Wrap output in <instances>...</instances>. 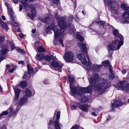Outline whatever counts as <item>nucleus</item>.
I'll use <instances>...</instances> for the list:
<instances>
[{"label":"nucleus","instance_id":"412c9836","mask_svg":"<svg viewBox=\"0 0 129 129\" xmlns=\"http://www.w3.org/2000/svg\"><path fill=\"white\" fill-rule=\"evenodd\" d=\"M102 63L103 64L104 66L108 68L110 71H111L112 70V68L108 60H107L105 61H103Z\"/></svg>","mask_w":129,"mask_h":129},{"label":"nucleus","instance_id":"f3484780","mask_svg":"<svg viewBox=\"0 0 129 129\" xmlns=\"http://www.w3.org/2000/svg\"><path fill=\"white\" fill-rule=\"evenodd\" d=\"M27 98L26 97L25 95H24L22 98L19 101V105H21L26 103L27 102Z\"/></svg>","mask_w":129,"mask_h":129},{"label":"nucleus","instance_id":"39448f33","mask_svg":"<svg viewBox=\"0 0 129 129\" xmlns=\"http://www.w3.org/2000/svg\"><path fill=\"white\" fill-rule=\"evenodd\" d=\"M126 82L124 81H122L119 82L117 84L118 89L122 90L125 92L129 91V83L125 85Z\"/></svg>","mask_w":129,"mask_h":129},{"label":"nucleus","instance_id":"0eeeda50","mask_svg":"<svg viewBox=\"0 0 129 129\" xmlns=\"http://www.w3.org/2000/svg\"><path fill=\"white\" fill-rule=\"evenodd\" d=\"M60 111H59L57 113L56 115L57 120L55 121L54 123L53 120L52 119L50 120L48 123V124L49 125H50L53 126V125H54L55 126V129H60L59 122L57 120L59 119L60 118Z\"/></svg>","mask_w":129,"mask_h":129},{"label":"nucleus","instance_id":"6ab92c4d","mask_svg":"<svg viewBox=\"0 0 129 129\" xmlns=\"http://www.w3.org/2000/svg\"><path fill=\"white\" fill-rule=\"evenodd\" d=\"M25 93L26 95V97L27 98L28 97H30L33 95L35 93L34 92L33 93L31 92V91L28 89H26L25 91Z\"/></svg>","mask_w":129,"mask_h":129},{"label":"nucleus","instance_id":"de8ad7c7","mask_svg":"<svg viewBox=\"0 0 129 129\" xmlns=\"http://www.w3.org/2000/svg\"><path fill=\"white\" fill-rule=\"evenodd\" d=\"M19 36H20V37L22 39V38H23L24 36V35L22 33H20V34H19Z\"/></svg>","mask_w":129,"mask_h":129},{"label":"nucleus","instance_id":"a18cd8bd","mask_svg":"<svg viewBox=\"0 0 129 129\" xmlns=\"http://www.w3.org/2000/svg\"><path fill=\"white\" fill-rule=\"evenodd\" d=\"M110 74H109V76L111 77L112 78H113L114 77V75L112 73V70L111 71H110Z\"/></svg>","mask_w":129,"mask_h":129},{"label":"nucleus","instance_id":"680f3d73","mask_svg":"<svg viewBox=\"0 0 129 129\" xmlns=\"http://www.w3.org/2000/svg\"><path fill=\"white\" fill-rule=\"evenodd\" d=\"M17 67V66H13V69L14 70H15V69H16V68Z\"/></svg>","mask_w":129,"mask_h":129},{"label":"nucleus","instance_id":"e2e57ef3","mask_svg":"<svg viewBox=\"0 0 129 129\" xmlns=\"http://www.w3.org/2000/svg\"><path fill=\"white\" fill-rule=\"evenodd\" d=\"M82 13L83 14H84V15H85L86 14L85 12L83 11H82Z\"/></svg>","mask_w":129,"mask_h":129},{"label":"nucleus","instance_id":"774afa93","mask_svg":"<svg viewBox=\"0 0 129 129\" xmlns=\"http://www.w3.org/2000/svg\"><path fill=\"white\" fill-rule=\"evenodd\" d=\"M2 129H6V127L5 126L3 127V128Z\"/></svg>","mask_w":129,"mask_h":129},{"label":"nucleus","instance_id":"a19ab883","mask_svg":"<svg viewBox=\"0 0 129 129\" xmlns=\"http://www.w3.org/2000/svg\"><path fill=\"white\" fill-rule=\"evenodd\" d=\"M40 42L39 41H37L35 43L34 45L36 47H38V46L40 45Z\"/></svg>","mask_w":129,"mask_h":129},{"label":"nucleus","instance_id":"3c124183","mask_svg":"<svg viewBox=\"0 0 129 129\" xmlns=\"http://www.w3.org/2000/svg\"><path fill=\"white\" fill-rule=\"evenodd\" d=\"M23 9V7L21 5H20L19 6V10L20 11H21L22 9Z\"/></svg>","mask_w":129,"mask_h":129},{"label":"nucleus","instance_id":"9b49d317","mask_svg":"<svg viewBox=\"0 0 129 129\" xmlns=\"http://www.w3.org/2000/svg\"><path fill=\"white\" fill-rule=\"evenodd\" d=\"M77 57L78 59L84 64H86L87 63V60L86 57L82 53L77 55Z\"/></svg>","mask_w":129,"mask_h":129},{"label":"nucleus","instance_id":"4be33fe9","mask_svg":"<svg viewBox=\"0 0 129 129\" xmlns=\"http://www.w3.org/2000/svg\"><path fill=\"white\" fill-rule=\"evenodd\" d=\"M51 21L52 19L49 17L43 19L41 20V21L43 23L47 24H49Z\"/></svg>","mask_w":129,"mask_h":129},{"label":"nucleus","instance_id":"a211bd4d","mask_svg":"<svg viewBox=\"0 0 129 129\" xmlns=\"http://www.w3.org/2000/svg\"><path fill=\"white\" fill-rule=\"evenodd\" d=\"M129 7H128V8ZM126 8V11H125L122 14V17L123 19H129V10H127V8Z\"/></svg>","mask_w":129,"mask_h":129},{"label":"nucleus","instance_id":"6e6d98bb","mask_svg":"<svg viewBox=\"0 0 129 129\" xmlns=\"http://www.w3.org/2000/svg\"><path fill=\"white\" fill-rule=\"evenodd\" d=\"M14 70L13 69H10L9 71V72L10 73H13L14 71Z\"/></svg>","mask_w":129,"mask_h":129},{"label":"nucleus","instance_id":"dca6fc26","mask_svg":"<svg viewBox=\"0 0 129 129\" xmlns=\"http://www.w3.org/2000/svg\"><path fill=\"white\" fill-rule=\"evenodd\" d=\"M8 52V49L6 48H4L0 51V62L3 59V56L4 55Z\"/></svg>","mask_w":129,"mask_h":129},{"label":"nucleus","instance_id":"b1692460","mask_svg":"<svg viewBox=\"0 0 129 129\" xmlns=\"http://www.w3.org/2000/svg\"><path fill=\"white\" fill-rule=\"evenodd\" d=\"M88 99L86 96H83L81 99L80 101L81 103L86 104L88 101Z\"/></svg>","mask_w":129,"mask_h":129},{"label":"nucleus","instance_id":"bf43d9fd","mask_svg":"<svg viewBox=\"0 0 129 129\" xmlns=\"http://www.w3.org/2000/svg\"><path fill=\"white\" fill-rule=\"evenodd\" d=\"M36 32V30L35 29H33L32 30V32L33 33H34Z\"/></svg>","mask_w":129,"mask_h":129},{"label":"nucleus","instance_id":"7ed1b4c3","mask_svg":"<svg viewBox=\"0 0 129 129\" xmlns=\"http://www.w3.org/2000/svg\"><path fill=\"white\" fill-rule=\"evenodd\" d=\"M113 33L116 37H118L120 40H115L114 41L109 44L107 46V49L109 52L119 50L123 44V38L122 36L119 33L118 30L116 29L112 31Z\"/></svg>","mask_w":129,"mask_h":129},{"label":"nucleus","instance_id":"09e8293b","mask_svg":"<svg viewBox=\"0 0 129 129\" xmlns=\"http://www.w3.org/2000/svg\"><path fill=\"white\" fill-rule=\"evenodd\" d=\"M18 63L19 64H23L24 63V61H19Z\"/></svg>","mask_w":129,"mask_h":129},{"label":"nucleus","instance_id":"c85d7f7f","mask_svg":"<svg viewBox=\"0 0 129 129\" xmlns=\"http://www.w3.org/2000/svg\"><path fill=\"white\" fill-rule=\"evenodd\" d=\"M27 67L28 73L29 74H31L33 72V68L29 65H27Z\"/></svg>","mask_w":129,"mask_h":129},{"label":"nucleus","instance_id":"37998d69","mask_svg":"<svg viewBox=\"0 0 129 129\" xmlns=\"http://www.w3.org/2000/svg\"><path fill=\"white\" fill-rule=\"evenodd\" d=\"M127 20H125L123 21V23L124 24L129 23V19H126Z\"/></svg>","mask_w":129,"mask_h":129},{"label":"nucleus","instance_id":"aec40b11","mask_svg":"<svg viewBox=\"0 0 129 129\" xmlns=\"http://www.w3.org/2000/svg\"><path fill=\"white\" fill-rule=\"evenodd\" d=\"M122 103L121 101L119 100H117L113 102L112 104V107H118L119 106H120Z\"/></svg>","mask_w":129,"mask_h":129},{"label":"nucleus","instance_id":"393cba45","mask_svg":"<svg viewBox=\"0 0 129 129\" xmlns=\"http://www.w3.org/2000/svg\"><path fill=\"white\" fill-rule=\"evenodd\" d=\"M92 64V63L90 61H88L87 64L86 66V67L85 66L84 68L85 69L87 70L91 71L92 67L91 66Z\"/></svg>","mask_w":129,"mask_h":129},{"label":"nucleus","instance_id":"6e6552de","mask_svg":"<svg viewBox=\"0 0 129 129\" xmlns=\"http://www.w3.org/2000/svg\"><path fill=\"white\" fill-rule=\"evenodd\" d=\"M74 55L73 53L70 51L66 52L63 56V58L65 61L67 62L72 61L73 59Z\"/></svg>","mask_w":129,"mask_h":129},{"label":"nucleus","instance_id":"f8f14e48","mask_svg":"<svg viewBox=\"0 0 129 129\" xmlns=\"http://www.w3.org/2000/svg\"><path fill=\"white\" fill-rule=\"evenodd\" d=\"M76 103L77 104L78 107L81 110L85 112L88 111V109L89 108V106L88 105L86 104L83 105L77 102H76Z\"/></svg>","mask_w":129,"mask_h":129},{"label":"nucleus","instance_id":"1a4fd4ad","mask_svg":"<svg viewBox=\"0 0 129 129\" xmlns=\"http://www.w3.org/2000/svg\"><path fill=\"white\" fill-rule=\"evenodd\" d=\"M116 0H108V2L105 0V3L107 7H111L113 10H117V3H115L114 1Z\"/></svg>","mask_w":129,"mask_h":129},{"label":"nucleus","instance_id":"ea45409f","mask_svg":"<svg viewBox=\"0 0 129 129\" xmlns=\"http://www.w3.org/2000/svg\"><path fill=\"white\" fill-rule=\"evenodd\" d=\"M4 36H0V43H2L4 40Z\"/></svg>","mask_w":129,"mask_h":129},{"label":"nucleus","instance_id":"a878e982","mask_svg":"<svg viewBox=\"0 0 129 129\" xmlns=\"http://www.w3.org/2000/svg\"><path fill=\"white\" fill-rule=\"evenodd\" d=\"M1 23L2 28L5 30H7L8 29V26L3 21H1V19H0Z\"/></svg>","mask_w":129,"mask_h":129},{"label":"nucleus","instance_id":"603ef678","mask_svg":"<svg viewBox=\"0 0 129 129\" xmlns=\"http://www.w3.org/2000/svg\"><path fill=\"white\" fill-rule=\"evenodd\" d=\"M12 1L15 3H17L18 2V0H12Z\"/></svg>","mask_w":129,"mask_h":129},{"label":"nucleus","instance_id":"473e14b6","mask_svg":"<svg viewBox=\"0 0 129 129\" xmlns=\"http://www.w3.org/2000/svg\"><path fill=\"white\" fill-rule=\"evenodd\" d=\"M73 19V16L72 15L70 16L68 18V23H70V22L72 21Z\"/></svg>","mask_w":129,"mask_h":129},{"label":"nucleus","instance_id":"20e7f679","mask_svg":"<svg viewBox=\"0 0 129 129\" xmlns=\"http://www.w3.org/2000/svg\"><path fill=\"white\" fill-rule=\"evenodd\" d=\"M58 12L56 11L54 12V16L56 19L59 20V21L58 22V24L59 27L62 28L66 25V22L65 20L67 19L66 16L63 17H60L57 15Z\"/></svg>","mask_w":129,"mask_h":129},{"label":"nucleus","instance_id":"052dcab7","mask_svg":"<svg viewBox=\"0 0 129 129\" xmlns=\"http://www.w3.org/2000/svg\"><path fill=\"white\" fill-rule=\"evenodd\" d=\"M110 117L109 116L108 117H107V120H110Z\"/></svg>","mask_w":129,"mask_h":129},{"label":"nucleus","instance_id":"4d7b16f0","mask_svg":"<svg viewBox=\"0 0 129 129\" xmlns=\"http://www.w3.org/2000/svg\"><path fill=\"white\" fill-rule=\"evenodd\" d=\"M6 6L7 7V8L8 9H10L9 7V4L7 3H5Z\"/></svg>","mask_w":129,"mask_h":129},{"label":"nucleus","instance_id":"f03ea898","mask_svg":"<svg viewBox=\"0 0 129 129\" xmlns=\"http://www.w3.org/2000/svg\"><path fill=\"white\" fill-rule=\"evenodd\" d=\"M71 23H69L67 25L66 23V25L62 28L60 27V29H59L57 28L55 24L54 23L53 24L51 25H49L47 28L46 31L48 33H50V31L51 30H52L54 32V37L55 39L53 40V42L55 41V39L56 38L58 37L59 38L58 40L59 42L60 43L62 46L64 47V45L63 43L62 38L63 36V33L65 28H67V27H71V28L69 30V33L72 35H74L75 33V30L72 29V28L73 29V25H71Z\"/></svg>","mask_w":129,"mask_h":129},{"label":"nucleus","instance_id":"58836bf2","mask_svg":"<svg viewBox=\"0 0 129 129\" xmlns=\"http://www.w3.org/2000/svg\"><path fill=\"white\" fill-rule=\"evenodd\" d=\"M17 51L18 52H21L23 53H25L24 50L20 48H18L17 49Z\"/></svg>","mask_w":129,"mask_h":129},{"label":"nucleus","instance_id":"c756f323","mask_svg":"<svg viewBox=\"0 0 129 129\" xmlns=\"http://www.w3.org/2000/svg\"><path fill=\"white\" fill-rule=\"evenodd\" d=\"M44 59L46 61H50L52 59V56L47 55L44 56Z\"/></svg>","mask_w":129,"mask_h":129},{"label":"nucleus","instance_id":"8fccbe9b","mask_svg":"<svg viewBox=\"0 0 129 129\" xmlns=\"http://www.w3.org/2000/svg\"><path fill=\"white\" fill-rule=\"evenodd\" d=\"M126 72V70H124L123 69L121 71V72L123 74H124Z\"/></svg>","mask_w":129,"mask_h":129},{"label":"nucleus","instance_id":"423d86ee","mask_svg":"<svg viewBox=\"0 0 129 129\" xmlns=\"http://www.w3.org/2000/svg\"><path fill=\"white\" fill-rule=\"evenodd\" d=\"M27 1H28L27 0H19V2L22 4L23 6H24L25 9L28 10L29 9V8H30L31 13L33 15H35L36 14V13L34 7L32 5H30L29 6L27 4Z\"/></svg>","mask_w":129,"mask_h":129},{"label":"nucleus","instance_id":"9d476101","mask_svg":"<svg viewBox=\"0 0 129 129\" xmlns=\"http://www.w3.org/2000/svg\"><path fill=\"white\" fill-rule=\"evenodd\" d=\"M51 66L54 70L61 72V68L63 66L62 64L55 60H53L51 62Z\"/></svg>","mask_w":129,"mask_h":129},{"label":"nucleus","instance_id":"f704fd0d","mask_svg":"<svg viewBox=\"0 0 129 129\" xmlns=\"http://www.w3.org/2000/svg\"><path fill=\"white\" fill-rule=\"evenodd\" d=\"M76 37L80 41H82L83 40V38L79 34H77L76 36Z\"/></svg>","mask_w":129,"mask_h":129},{"label":"nucleus","instance_id":"bb28decb","mask_svg":"<svg viewBox=\"0 0 129 129\" xmlns=\"http://www.w3.org/2000/svg\"><path fill=\"white\" fill-rule=\"evenodd\" d=\"M8 10V12L10 15L11 19L12 20H14L13 11L11 9H9Z\"/></svg>","mask_w":129,"mask_h":129},{"label":"nucleus","instance_id":"4c0bfd02","mask_svg":"<svg viewBox=\"0 0 129 129\" xmlns=\"http://www.w3.org/2000/svg\"><path fill=\"white\" fill-rule=\"evenodd\" d=\"M8 110V112L9 111L11 115H12L13 114V108L11 107L9 108Z\"/></svg>","mask_w":129,"mask_h":129},{"label":"nucleus","instance_id":"2eb2a0df","mask_svg":"<svg viewBox=\"0 0 129 129\" xmlns=\"http://www.w3.org/2000/svg\"><path fill=\"white\" fill-rule=\"evenodd\" d=\"M13 88L14 90L15 94V99L16 100H17L19 98V95L20 92V90L18 89L16 86H13Z\"/></svg>","mask_w":129,"mask_h":129},{"label":"nucleus","instance_id":"72a5a7b5","mask_svg":"<svg viewBox=\"0 0 129 129\" xmlns=\"http://www.w3.org/2000/svg\"><path fill=\"white\" fill-rule=\"evenodd\" d=\"M96 23L99 26H102L104 25L105 24V22L104 21H96Z\"/></svg>","mask_w":129,"mask_h":129},{"label":"nucleus","instance_id":"2f4dec72","mask_svg":"<svg viewBox=\"0 0 129 129\" xmlns=\"http://www.w3.org/2000/svg\"><path fill=\"white\" fill-rule=\"evenodd\" d=\"M20 86L23 88H24L26 87V81H23L20 82Z\"/></svg>","mask_w":129,"mask_h":129},{"label":"nucleus","instance_id":"4468645a","mask_svg":"<svg viewBox=\"0 0 129 129\" xmlns=\"http://www.w3.org/2000/svg\"><path fill=\"white\" fill-rule=\"evenodd\" d=\"M102 67V65L94 64L92 66L91 71L96 72H99Z\"/></svg>","mask_w":129,"mask_h":129},{"label":"nucleus","instance_id":"13d9d810","mask_svg":"<svg viewBox=\"0 0 129 129\" xmlns=\"http://www.w3.org/2000/svg\"><path fill=\"white\" fill-rule=\"evenodd\" d=\"M2 19L3 20H5L6 18H5V17L4 16H2Z\"/></svg>","mask_w":129,"mask_h":129},{"label":"nucleus","instance_id":"79ce46f5","mask_svg":"<svg viewBox=\"0 0 129 129\" xmlns=\"http://www.w3.org/2000/svg\"><path fill=\"white\" fill-rule=\"evenodd\" d=\"M71 110H76L77 107L75 105H72L71 106Z\"/></svg>","mask_w":129,"mask_h":129},{"label":"nucleus","instance_id":"338daca9","mask_svg":"<svg viewBox=\"0 0 129 129\" xmlns=\"http://www.w3.org/2000/svg\"><path fill=\"white\" fill-rule=\"evenodd\" d=\"M26 77V75L25 74L24 76L23 77V78H25Z\"/></svg>","mask_w":129,"mask_h":129},{"label":"nucleus","instance_id":"e433bc0d","mask_svg":"<svg viewBox=\"0 0 129 129\" xmlns=\"http://www.w3.org/2000/svg\"><path fill=\"white\" fill-rule=\"evenodd\" d=\"M9 112L7 111H5L3 112L1 114H0V118H1L4 115H6L8 114Z\"/></svg>","mask_w":129,"mask_h":129},{"label":"nucleus","instance_id":"864d4df0","mask_svg":"<svg viewBox=\"0 0 129 129\" xmlns=\"http://www.w3.org/2000/svg\"><path fill=\"white\" fill-rule=\"evenodd\" d=\"M91 115L93 116H96V114L94 112H92L91 113Z\"/></svg>","mask_w":129,"mask_h":129},{"label":"nucleus","instance_id":"7c9ffc66","mask_svg":"<svg viewBox=\"0 0 129 129\" xmlns=\"http://www.w3.org/2000/svg\"><path fill=\"white\" fill-rule=\"evenodd\" d=\"M121 7L122 10H125L126 11L127 8L129 7H127V5L126 4L123 3L121 5Z\"/></svg>","mask_w":129,"mask_h":129},{"label":"nucleus","instance_id":"5701e85b","mask_svg":"<svg viewBox=\"0 0 129 129\" xmlns=\"http://www.w3.org/2000/svg\"><path fill=\"white\" fill-rule=\"evenodd\" d=\"M44 56L43 54L42 53L37 54L35 57V58L37 59L39 61L44 59Z\"/></svg>","mask_w":129,"mask_h":129},{"label":"nucleus","instance_id":"f257e3e1","mask_svg":"<svg viewBox=\"0 0 129 129\" xmlns=\"http://www.w3.org/2000/svg\"><path fill=\"white\" fill-rule=\"evenodd\" d=\"M99 76L98 74L95 73L93 75L92 77L88 78L89 82V86L86 87H82L80 86H77L76 88L73 87L72 84L74 80L73 76H71L68 77L70 88L73 95H77L79 97H81L83 94L86 93H90L93 89L95 91H99L101 94L104 93L105 90L108 87V84L107 80L103 79L100 83L95 84L98 81Z\"/></svg>","mask_w":129,"mask_h":129},{"label":"nucleus","instance_id":"cd10ccee","mask_svg":"<svg viewBox=\"0 0 129 129\" xmlns=\"http://www.w3.org/2000/svg\"><path fill=\"white\" fill-rule=\"evenodd\" d=\"M7 44L8 45V46L11 47L12 49L11 50H12L14 47V44L13 41L8 40L7 41Z\"/></svg>","mask_w":129,"mask_h":129},{"label":"nucleus","instance_id":"c9c22d12","mask_svg":"<svg viewBox=\"0 0 129 129\" xmlns=\"http://www.w3.org/2000/svg\"><path fill=\"white\" fill-rule=\"evenodd\" d=\"M38 50L40 52H45V50L42 46H39L38 48Z\"/></svg>","mask_w":129,"mask_h":129},{"label":"nucleus","instance_id":"5fc2aeb1","mask_svg":"<svg viewBox=\"0 0 129 129\" xmlns=\"http://www.w3.org/2000/svg\"><path fill=\"white\" fill-rule=\"evenodd\" d=\"M18 24L16 22H14L13 24V25L14 26L17 27L18 26Z\"/></svg>","mask_w":129,"mask_h":129},{"label":"nucleus","instance_id":"49530a36","mask_svg":"<svg viewBox=\"0 0 129 129\" xmlns=\"http://www.w3.org/2000/svg\"><path fill=\"white\" fill-rule=\"evenodd\" d=\"M28 16L31 19H34V17L33 15L30 14H27Z\"/></svg>","mask_w":129,"mask_h":129},{"label":"nucleus","instance_id":"0e129e2a","mask_svg":"<svg viewBox=\"0 0 129 129\" xmlns=\"http://www.w3.org/2000/svg\"><path fill=\"white\" fill-rule=\"evenodd\" d=\"M2 89L0 86V91L2 92Z\"/></svg>","mask_w":129,"mask_h":129},{"label":"nucleus","instance_id":"69168bd1","mask_svg":"<svg viewBox=\"0 0 129 129\" xmlns=\"http://www.w3.org/2000/svg\"><path fill=\"white\" fill-rule=\"evenodd\" d=\"M6 68H8L9 67V65L8 64H7V65H6Z\"/></svg>","mask_w":129,"mask_h":129},{"label":"nucleus","instance_id":"ddd939ff","mask_svg":"<svg viewBox=\"0 0 129 129\" xmlns=\"http://www.w3.org/2000/svg\"><path fill=\"white\" fill-rule=\"evenodd\" d=\"M78 45L81 49L82 52H83L85 54L87 57V47L86 45L84 43H78Z\"/></svg>","mask_w":129,"mask_h":129},{"label":"nucleus","instance_id":"c03bdc74","mask_svg":"<svg viewBox=\"0 0 129 129\" xmlns=\"http://www.w3.org/2000/svg\"><path fill=\"white\" fill-rule=\"evenodd\" d=\"M79 128V126L77 125L73 126L71 129H78Z\"/></svg>","mask_w":129,"mask_h":129}]
</instances>
